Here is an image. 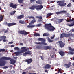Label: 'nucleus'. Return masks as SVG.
Instances as JSON below:
<instances>
[{
    "label": "nucleus",
    "mask_w": 74,
    "mask_h": 74,
    "mask_svg": "<svg viewBox=\"0 0 74 74\" xmlns=\"http://www.w3.org/2000/svg\"><path fill=\"white\" fill-rule=\"evenodd\" d=\"M3 60H10L11 62L10 64H14L15 63V61L14 59H11V58L7 57H1L0 58V66L2 67L4 66L6 64V61Z\"/></svg>",
    "instance_id": "f257e3e1"
},
{
    "label": "nucleus",
    "mask_w": 74,
    "mask_h": 74,
    "mask_svg": "<svg viewBox=\"0 0 74 74\" xmlns=\"http://www.w3.org/2000/svg\"><path fill=\"white\" fill-rule=\"evenodd\" d=\"M29 48H26V47H22L21 48V49L22 50V52L24 53L23 54V56H26L27 55H32V52L30 51H28Z\"/></svg>",
    "instance_id": "f03ea898"
},
{
    "label": "nucleus",
    "mask_w": 74,
    "mask_h": 74,
    "mask_svg": "<svg viewBox=\"0 0 74 74\" xmlns=\"http://www.w3.org/2000/svg\"><path fill=\"white\" fill-rule=\"evenodd\" d=\"M57 3H59L58 4V5L60 7H64L65 5H66L67 4L64 2V1H59L57 2Z\"/></svg>",
    "instance_id": "7ed1b4c3"
},
{
    "label": "nucleus",
    "mask_w": 74,
    "mask_h": 74,
    "mask_svg": "<svg viewBox=\"0 0 74 74\" xmlns=\"http://www.w3.org/2000/svg\"><path fill=\"white\" fill-rule=\"evenodd\" d=\"M58 43L59 44V45L60 48H63V47H64L65 44V43H63L62 41H59L58 42Z\"/></svg>",
    "instance_id": "20e7f679"
},
{
    "label": "nucleus",
    "mask_w": 74,
    "mask_h": 74,
    "mask_svg": "<svg viewBox=\"0 0 74 74\" xmlns=\"http://www.w3.org/2000/svg\"><path fill=\"white\" fill-rule=\"evenodd\" d=\"M20 34H24V35H27L29 34V33L26 32L25 30H23V31H21L19 32Z\"/></svg>",
    "instance_id": "39448f33"
},
{
    "label": "nucleus",
    "mask_w": 74,
    "mask_h": 74,
    "mask_svg": "<svg viewBox=\"0 0 74 74\" xmlns=\"http://www.w3.org/2000/svg\"><path fill=\"white\" fill-rule=\"evenodd\" d=\"M9 6L10 7H12V8H16V9L17 5L16 4L15 5H14V4L13 3H11L9 4Z\"/></svg>",
    "instance_id": "423d86ee"
},
{
    "label": "nucleus",
    "mask_w": 74,
    "mask_h": 74,
    "mask_svg": "<svg viewBox=\"0 0 74 74\" xmlns=\"http://www.w3.org/2000/svg\"><path fill=\"white\" fill-rule=\"evenodd\" d=\"M52 25L51 24H45V27L47 29L48 31H49V29L52 26Z\"/></svg>",
    "instance_id": "0eeeda50"
},
{
    "label": "nucleus",
    "mask_w": 74,
    "mask_h": 74,
    "mask_svg": "<svg viewBox=\"0 0 74 74\" xmlns=\"http://www.w3.org/2000/svg\"><path fill=\"white\" fill-rule=\"evenodd\" d=\"M2 38V39H0V41H2V40H3V42H6L7 41V40H6L7 37L5 36H1L0 37V38Z\"/></svg>",
    "instance_id": "6e6552de"
},
{
    "label": "nucleus",
    "mask_w": 74,
    "mask_h": 74,
    "mask_svg": "<svg viewBox=\"0 0 74 74\" xmlns=\"http://www.w3.org/2000/svg\"><path fill=\"white\" fill-rule=\"evenodd\" d=\"M67 12V11L63 10L62 11L56 12V14L57 15H59V14H66Z\"/></svg>",
    "instance_id": "1a4fd4ad"
},
{
    "label": "nucleus",
    "mask_w": 74,
    "mask_h": 74,
    "mask_svg": "<svg viewBox=\"0 0 74 74\" xmlns=\"http://www.w3.org/2000/svg\"><path fill=\"white\" fill-rule=\"evenodd\" d=\"M22 50H21V51H17L14 52L15 54H16V55L17 56H18V55H22V53H23V52H22Z\"/></svg>",
    "instance_id": "9d476101"
},
{
    "label": "nucleus",
    "mask_w": 74,
    "mask_h": 74,
    "mask_svg": "<svg viewBox=\"0 0 74 74\" xmlns=\"http://www.w3.org/2000/svg\"><path fill=\"white\" fill-rule=\"evenodd\" d=\"M6 24H7V26H8V27H10V26H14V25H16V23H6Z\"/></svg>",
    "instance_id": "9b49d317"
},
{
    "label": "nucleus",
    "mask_w": 74,
    "mask_h": 74,
    "mask_svg": "<svg viewBox=\"0 0 74 74\" xmlns=\"http://www.w3.org/2000/svg\"><path fill=\"white\" fill-rule=\"evenodd\" d=\"M71 65V62H69L68 64H64V66H65L66 68H69Z\"/></svg>",
    "instance_id": "f8f14e48"
},
{
    "label": "nucleus",
    "mask_w": 74,
    "mask_h": 74,
    "mask_svg": "<svg viewBox=\"0 0 74 74\" xmlns=\"http://www.w3.org/2000/svg\"><path fill=\"white\" fill-rule=\"evenodd\" d=\"M35 44L39 45H47V43L45 42H35Z\"/></svg>",
    "instance_id": "ddd939ff"
},
{
    "label": "nucleus",
    "mask_w": 74,
    "mask_h": 74,
    "mask_svg": "<svg viewBox=\"0 0 74 74\" xmlns=\"http://www.w3.org/2000/svg\"><path fill=\"white\" fill-rule=\"evenodd\" d=\"M25 62H27L28 64H29L33 62V60H32V58L27 59L26 60Z\"/></svg>",
    "instance_id": "4468645a"
},
{
    "label": "nucleus",
    "mask_w": 74,
    "mask_h": 74,
    "mask_svg": "<svg viewBox=\"0 0 74 74\" xmlns=\"http://www.w3.org/2000/svg\"><path fill=\"white\" fill-rule=\"evenodd\" d=\"M43 8H44V7L42 5H38V6H36V10H41Z\"/></svg>",
    "instance_id": "2eb2a0df"
},
{
    "label": "nucleus",
    "mask_w": 74,
    "mask_h": 74,
    "mask_svg": "<svg viewBox=\"0 0 74 74\" xmlns=\"http://www.w3.org/2000/svg\"><path fill=\"white\" fill-rule=\"evenodd\" d=\"M51 67V66L49 64H47L45 66L44 68L45 69H50Z\"/></svg>",
    "instance_id": "dca6fc26"
},
{
    "label": "nucleus",
    "mask_w": 74,
    "mask_h": 74,
    "mask_svg": "<svg viewBox=\"0 0 74 74\" xmlns=\"http://www.w3.org/2000/svg\"><path fill=\"white\" fill-rule=\"evenodd\" d=\"M35 8L37 9V6L33 5L32 6H31V7H29V9L32 10H34Z\"/></svg>",
    "instance_id": "f3484780"
},
{
    "label": "nucleus",
    "mask_w": 74,
    "mask_h": 74,
    "mask_svg": "<svg viewBox=\"0 0 74 74\" xmlns=\"http://www.w3.org/2000/svg\"><path fill=\"white\" fill-rule=\"evenodd\" d=\"M55 30V27L53 26H52L49 29V31L50 32H52L54 31Z\"/></svg>",
    "instance_id": "a211bd4d"
},
{
    "label": "nucleus",
    "mask_w": 74,
    "mask_h": 74,
    "mask_svg": "<svg viewBox=\"0 0 74 74\" xmlns=\"http://www.w3.org/2000/svg\"><path fill=\"white\" fill-rule=\"evenodd\" d=\"M25 16H24V15L23 14H22L21 15L19 16H18L17 17V18L18 19H22L23 17Z\"/></svg>",
    "instance_id": "6ab92c4d"
},
{
    "label": "nucleus",
    "mask_w": 74,
    "mask_h": 74,
    "mask_svg": "<svg viewBox=\"0 0 74 74\" xmlns=\"http://www.w3.org/2000/svg\"><path fill=\"white\" fill-rule=\"evenodd\" d=\"M38 41H41V42H45V40L43 38H38L37 39Z\"/></svg>",
    "instance_id": "aec40b11"
},
{
    "label": "nucleus",
    "mask_w": 74,
    "mask_h": 74,
    "mask_svg": "<svg viewBox=\"0 0 74 74\" xmlns=\"http://www.w3.org/2000/svg\"><path fill=\"white\" fill-rule=\"evenodd\" d=\"M64 52L63 51L60 50L59 52V54L61 56H64L65 54H64Z\"/></svg>",
    "instance_id": "412c9836"
},
{
    "label": "nucleus",
    "mask_w": 74,
    "mask_h": 74,
    "mask_svg": "<svg viewBox=\"0 0 74 74\" xmlns=\"http://www.w3.org/2000/svg\"><path fill=\"white\" fill-rule=\"evenodd\" d=\"M68 26L69 27H71V26H74V21L73 22H71V24L68 25Z\"/></svg>",
    "instance_id": "4be33fe9"
},
{
    "label": "nucleus",
    "mask_w": 74,
    "mask_h": 74,
    "mask_svg": "<svg viewBox=\"0 0 74 74\" xmlns=\"http://www.w3.org/2000/svg\"><path fill=\"white\" fill-rule=\"evenodd\" d=\"M66 33H62L60 35V38H63V37H65Z\"/></svg>",
    "instance_id": "5701e85b"
},
{
    "label": "nucleus",
    "mask_w": 74,
    "mask_h": 74,
    "mask_svg": "<svg viewBox=\"0 0 74 74\" xmlns=\"http://www.w3.org/2000/svg\"><path fill=\"white\" fill-rule=\"evenodd\" d=\"M45 50H48V49H51V48L50 46H46L45 47Z\"/></svg>",
    "instance_id": "b1692460"
},
{
    "label": "nucleus",
    "mask_w": 74,
    "mask_h": 74,
    "mask_svg": "<svg viewBox=\"0 0 74 74\" xmlns=\"http://www.w3.org/2000/svg\"><path fill=\"white\" fill-rule=\"evenodd\" d=\"M34 22H36V20L35 19H33L31 22V23H29V25H30V24H33L34 23Z\"/></svg>",
    "instance_id": "393cba45"
},
{
    "label": "nucleus",
    "mask_w": 74,
    "mask_h": 74,
    "mask_svg": "<svg viewBox=\"0 0 74 74\" xmlns=\"http://www.w3.org/2000/svg\"><path fill=\"white\" fill-rule=\"evenodd\" d=\"M36 26V25H28L27 27L28 28H30L31 27V28H32V27H35Z\"/></svg>",
    "instance_id": "a878e982"
},
{
    "label": "nucleus",
    "mask_w": 74,
    "mask_h": 74,
    "mask_svg": "<svg viewBox=\"0 0 74 74\" xmlns=\"http://www.w3.org/2000/svg\"><path fill=\"white\" fill-rule=\"evenodd\" d=\"M34 36H35V37H37V36H38V37H39L40 36V35L38 33H34Z\"/></svg>",
    "instance_id": "bb28decb"
},
{
    "label": "nucleus",
    "mask_w": 74,
    "mask_h": 74,
    "mask_svg": "<svg viewBox=\"0 0 74 74\" xmlns=\"http://www.w3.org/2000/svg\"><path fill=\"white\" fill-rule=\"evenodd\" d=\"M16 12V11L15 10L14 11H12L10 13V15H14L15 14V13Z\"/></svg>",
    "instance_id": "cd10ccee"
},
{
    "label": "nucleus",
    "mask_w": 74,
    "mask_h": 74,
    "mask_svg": "<svg viewBox=\"0 0 74 74\" xmlns=\"http://www.w3.org/2000/svg\"><path fill=\"white\" fill-rule=\"evenodd\" d=\"M36 3L38 4H41V0H38L36 1Z\"/></svg>",
    "instance_id": "c85d7f7f"
},
{
    "label": "nucleus",
    "mask_w": 74,
    "mask_h": 74,
    "mask_svg": "<svg viewBox=\"0 0 74 74\" xmlns=\"http://www.w3.org/2000/svg\"><path fill=\"white\" fill-rule=\"evenodd\" d=\"M5 52V49H0V52ZM1 55V54L0 53V56Z\"/></svg>",
    "instance_id": "c756f323"
},
{
    "label": "nucleus",
    "mask_w": 74,
    "mask_h": 74,
    "mask_svg": "<svg viewBox=\"0 0 74 74\" xmlns=\"http://www.w3.org/2000/svg\"><path fill=\"white\" fill-rule=\"evenodd\" d=\"M19 22L20 23H21V24H24L25 23V21L22 20H20L19 21Z\"/></svg>",
    "instance_id": "7c9ffc66"
},
{
    "label": "nucleus",
    "mask_w": 74,
    "mask_h": 74,
    "mask_svg": "<svg viewBox=\"0 0 74 74\" xmlns=\"http://www.w3.org/2000/svg\"><path fill=\"white\" fill-rule=\"evenodd\" d=\"M3 16L2 15H0V22L3 21Z\"/></svg>",
    "instance_id": "2f4dec72"
},
{
    "label": "nucleus",
    "mask_w": 74,
    "mask_h": 74,
    "mask_svg": "<svg viewBox=\"0 0 74 74\" xmlns=\"http://www.w3.org/2000/svg\"><path fill=\"white\" fill-rule=\"evenodd\" d=\"M70 37V34H65V37Z\"/></svg>",
    "instance_id": "473e14b6"
},
{
    "label": "nucleus",
    "mask_w": 74,
    "mask_h": 74,
    "mask_svg": "<svg viewBox=\"0 0 74 74\" xmlns=\"http://www.w3.org/2000/svg\"><path fill=\"white\" fill-rule=\"evenodd\" d=\"M63 19H59L58 21V23H61V22H63Z\"/></svg>",
    "instance_id": "72a5a7b5"
},
{
    "label": "nucleus",
    "mask_w": 74,
    "mask_h": 74,
    "mask_svg": "<svg viewBox=\"0 0 74 74\" xmlns=\"http://www.w3.org/2000/svg\"><path fill=\"white\" fill-rule=\"evenodd\" d=\"M48 41L49 42H53L54 40H51V39H50V38H48Z\"/></svg>",
    "instance_id": "f704fd0d"
},
{
    "label": "nucleus",
    "mask_w": 74,
    "mask_h": 74,
    "mask_svg": "<svg viewBox=\"0 0 74 74\" xmlns=\"http://www.w3.org/2000/svg\"><path fill=\"white\" fill-rule=\"evenodd\" d=\"M52 13H49L47 14V17H49V16H50L51 15H52Z\"/></svg>",
    "instance_id": "c9c22d12"
},
{
    "label": "nucleus",
    "mask_w": 74,
    "mask_h": 74,
    "mask_svg": "<svg viewBox=\"0 0 74 74\" xmlns=\"http://www.w3.org/2000/svg\"><path fill=\"white\" fill-rule=\"evenodd\" d=\"M36 18H38V19H42V17L41 16L38 17V16H37L36 17Z\"/></svg>",
    "instance_id": "e433bc0d"
},
{
    "label": "nucleus",
    "mask_w": 74,
    "mask_h": 74,
    "mask_svg": "<svg viewBox=\"0 0 74 74\" xmlns=\"http://www.w3.org/2000/svg\"><path fill=\"white\" fill-rule=\"evenodd\" d=\"M36 49H40L41 48V45H38L36 47Z\"/></svg>",
    "instance_id": "4c0bfd02"
},
{
    "label": "nucleus",
    "mask_w": 74,
    "mask_h": 74,
    "mask_svg": "<svg viewBox=\"0 0 74 74\" xmlns=\"http://www.w3.org/2000/svg\"><path fill=\"white\" fill-rule=\"evenodd\" d=\"M68 49H69V51H73V49L71 47H68Z\"/></svg>",
    "instance_id": "58836bf2"
},
{
    "label": "nucleus",
    "mask_w": 74,
    "mask_h": 74,
    "mask_svg": "<svg viewBox=\"0 0 74 74\" xmlns=\"http://www.w3.org/2000/svg\"><path fill=\"white\" fill-rule=\"evenodd\" d=\"M43 36L45 37L46 36H48V34L47 33H45L43 34Z\"/></svg>",
    "instance_id": "ea45409f"
},
{
    "label": "nucleus",
    "mask_w": 74,
    "mask_h": 74,
    "mask_svg": "<svg viewBox=\"0 0 74 74\" xmlns=\"http://www.w3.org/2000/svg\"><path fill=\"white\" fill-rule=\"evenodd\" d=\"M14 50H17V51H19V48L16 47L14 48Z\"/></svg>",
    "instance_id": "a19ab883"
},
{
    "label": "nucleus",
    "mask_w": 74,
    "mask_h": 74,
    "mask_svg": "<svg viewBox=\"0 0 74 74\" xmlns=\"http://www.w3.org/2000/svg\"><path fill=\"white\" fill-rule=\"evenodd\" d=\"M18 1L19 3H23V0H18Z\"/></svg>",
    "instance_id": "79ce46f5"
},
{
    "label": "nucleus",
    "mask_w": 74,
    "mask_h": 74,
    "mask_svg": "<svg viewBox=\"0 0 74 74\" xmlns=\"http://www.w3.org/2000/svg\"><path fill=\"white\" fill-rule=\"evenodd\" d=\"M69 53L70 54H71V55H74V52L72 51H71L69 52Z\"/></svg>",
    "instance_id": "37998d69"
},
{
    "label": "nucleus",
    "mask_w": 74,
    "mask_h": 74,
    "mask_svg": "<svg viewBox=\"0 0 74 74\" xmlns=\"http://www.w3.org/2000/svg\"><path fill=\"white\" fill-rule=\"evenodd\" d=\"M41 25H42V24H38L37 25H36V26H37V27H40V26H41Z\"/></svg>",
    "instance_id": "c03bdc74"
},
{
    "label": "nucleus",
    "mask_w": 74,
    "mask_h": 74,
    "mask_svg": "<svg viewBox=\"0 0 74 74\" xmlns=\"http://www.w3.org/2000/svg\"><path fill=\"white\" fill-rule=\"evenodd\" d=\"M71 6V3H69L68 5H67V7H70Z\"/></svg>",
    "instance_id": "a18cd8bd"
},
{
    "label": "nucleus",
    "mask_w": 74,
    "mask_h": 74,
    "mask_svg": "<svg viewBox=\"0 0 74 74\" xmlns=\"http://www.w3.org/2000/svg\"><path fill=\"white\" fill-rule=\"evenodd\" d=\"M28 18L29 19H35L34 17L32 16H29Z\"/></svg>",
    "instance_id": "49530a36"
},
{
    "label": "nucleus",
    "mask_w": 74,
    "mask_h": 74,
    "mask_svg": "<svg viewBox=\"0 0 74 74\" xmlns=\"http://www.w3.org/2000/svg\"><path fill=\"white\" fill-rule=\"evenodd\" d=\"M55 35H54L53 36H52V37H51V40H52L53 39H54V38H55Z\"/></svg>",
    "instance_id": "de8ad7c7"
},
{
    "label": "nucleus",
    "mask_w": 74,
    "mask_h": 74,
    "mask_svg": "<svg viewBox=\"0 0 74 74\" xmlns=\"http://www.w3.org/2000/svg\"><path fill=\"white\" fill-rule=\"evenodd\" d=\"M8 32V29H7L4 32V33H7V32Z\"/></svg>",
    "instance_id": "09e8293b"
},
{
    "label": "nucleus",
    "mask_w": 74,
    "mask_h": 74,
    "mask_svg": "<svg viewBox=\"0 0 74 74\" xmlns=\"http://www.w3.org/2000/svg\"><path fill=\"white\" fill-rule=\"evenodd\" d=\"M74 21V20L73 19H69V22H71V21Z\"/></svg>",
    "instance_id": "8fccbe9b"
},
{
    "label": "nucleus",
    "mask_w": 74,
    "mask_h": 74,
    "mask_svg": "<svg viewBox=\"0 0 74 74\" xmlns=\"http://www.w3.org/2000/svg\"><path fill=\"white\" fill-rule=\"evenodd\" d=\"M40 58L42 60H44V58L43 57V56H41Z\"/></svg>",
    "instance_id": "3c124183"
},
{
    "label": "nucleus",
    "mask_w": 74,
    "mask_h": 74,
    "mask_svg": "<svg viewBox=\"0 0 74 74\" xmlns=\"http://www.w3.org/2000/svg\"><path fill=\"white\" fill-rule=\"evenodd\" d=\"M7 68H8V66H4L3 67V69H7Z\"/></svg>",
    "instance_id": "603ef678"
},
{
    "label": "nucleus",
    "mask_w": 74,
    "mask_h": 74,
    "mask_svg": "<svg viewBox=\"0 0 74 74\" xmlns=\"http://www.w3.org/2000/svg\"><path fill=\"white\" fill-rule=\"evenodd\" d=\"M21 6H22V7H23V5H24V3H21Z\"/></svg>",
    "instance_id": "864d4df0"
},
{
    "label": "nucleus",
    "mask_w": 74,
    "mask_h": 74,
    "mask_svg": "<svg viewBox=\"0 0 74 74\" xmlns=\"http://www.w3.org/2000/svg\"><path fill=\"white\" fill-rule=\"evenodd\" d=\"M58 69H59L58 71H60L62 70V71H63V70H62L61 69H59L58 68Z\"/></svg>",
    "instance_id": "5fc2aeb1"
},
{
    "label": "nucleus",
    "mask_w": 74,
    "mask_h": 74,
    "mask_svg": "<svg viewBox=\"0 0 74 74\" xmlns=\"http://www.w3.org/2000/svg\"><path fill=\"white\" fill-rule=\"evenodd\" d=\"M13 67V66H12V65H11L10 66V68L11 69H12Z\"/></svg>",
    "instance_id": "6e6d98bb"
},
{
    "label": "nucleus",
    "mask_w": 74,
    "mask_h": 74,
    "mask_svg": "<svg viewBox=\"0 0 74 74\" xmlns=\"http://www.w3.org/2000/svg\"><path fill=\"white\" fill-rule=\"evenodd\" d=\"M45 73H48V71L47 70H45Z\"/></svg>",
    "instance_id": "4d7b16f0"
},
{
    "label": "nucleus",
    "mask_w": 74,
    "mask_h": 74,
    "mask_svg": "<svg viewBox=\"0 0 74 74\" xmlns=\"http://www.w3.org/2000/svg\"><path fill=\"white\" fill-rule=\"evenodd\" d=\"M36 0H30V1L31 2H33L34 1H36Z\"/></svg>",
    "instance_id": "13d9d810"
},
{
    "label": "nucleus",
    "mask_w": 74,
    "mask_h": 74,
    "mask_svg": "<svg viewBox=\"0 0 74 74\" xmlns=\"http://www.w3.org/2000/svg\"><path fill=\"white\" fill-rule=\"evenodd\" d=\"M51 58H54V55H53L51 57Z\"/></svg>",
    "instance_id": "bf43d9fd"
},
{
    "label": "nucleus",
    "mask_w": 74,
    "mask_h": 74,
    "mask_svg": "<svg viewBox=\"0 0 74 74\" xmlns=\"http://www.w3.org/2000/svg\"><path fill=\"white\" fill-rule=\"evenodd\" d=\"M13 43H14V42H10L9 43V44H13Z\"/></svg>",
    "instance_id": "052dcab7"
},
{
    "label": "nucleus",
    "mask_w": 74,
    "mask_h": 74,
    "mask_svg": "<svg viewBox=\"0 0 74 74\" xmlns=\"http://www.w3.org/2000/svg\"><path fill=\"white\" fill-rule=\"evenodd\" d=\"M59 37H58L57 38H56V40H59Z\"/></svg>",
    "instance_id": "680f3d73"
},
{
    "label": "nucleus",
    "mask_w": 74,
    "mask_h": 74,
    "mask_svg": "<svg viewBox=\"0 0 74 74\" xmlns=\"http://www.w3.org/2000/svg\"><path fill=\"white\" fill-rule=\"evenodd\" d=\"M32 68V67L31 66H30L28 67V69H31Z\"/></svg>",
    "instance_id": "e2e57ef3"
},
{
    "label": "nucleus",
    "mask_w": 74,
    "mask_h": 74,
    "mask_svg": "<svg viewBox=\"0 0 74 74\" xmlns=\"http://www.w3.org/2000/svg\"><path fill=\"white\" fill-rule=\"evenodd\" d=\"M65 14H66L67 15H69V14L67 13V12L66 13H65Z\"/></svg>",
    "instance_id": "0e129e2a"
},
{
    "label": "nucleus",
    "mask_w": 74,
    "mask_h": 74,
    "mask_svg": "<svg viewBox=\"0 0 74 74\" xmlns=\"http://www.w3.org/2000/svg\"><path fill=\"white\" fill-rule=\"evenodd\" d=\"M14 47V45H11V47Z\"/></svg>",
    "instance_id": "69168bd1"
},
{
    "label": "nucleus",
    "mask_w": 74,
    "mask_h": 74,
    "mask_svg": "<svg viewBox=\"0 0 74 74\" xmlns=\"http://www.w3.org/2000/svg\"><path fill=\"white\" fill-rule=\"evenodd\" d=\"M53 50H54V49H55V51H56V49H55L54 48H53Z\"/></svg>",
    "instance_id": "338daca9"
},
{
    "label": "nucleus",
    "mask_w": 74,
    "mask_h": 74,
    "mask_svg": "<svg viewBox=\"0 0 74 74\" xmlns=\"http://www.w3.org/2000/svg\"><path fill=\"white\" fill-rule=\"evenodd\" d=\"M20 45H23V43H21L20 44Z\"/></svg>",
    "instance_id": "774afa93"
}]
</instances>
